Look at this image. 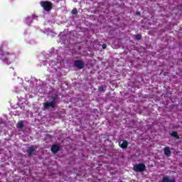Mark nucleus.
Listing matches in <instances>:
<instances>
[{
    "label": "nucleus",
    "instance_id": "nucleus-8",
    "mask_svg": "<svg viewBox=\"0 0 182 182\" xmlns=\"http://www.w3.org/2000/svg\"><path fill=\"white\" fill-rule=\"evenodd\" d=\"M162 182H176L175 178L170 179L167 176H164L162 178Z\"/></svg>",
    "mask_w": 182,
    "mask_h": 182
},
{
    "label": "nucleus",
    "instance_id": "nucleus-16",
    "mask_svg": "<svg viewBox=\"0 0 182 182\" xmlns=\"http://www.w3.org/2000/svg\"><path fill=\"white\" fill-rule=\"evenodd\" d=\"M52 99H53V100H56V99H58V95H55V96H53V97H52Z\"/></svg>",
    "mask_w": 182,
    "mask_h": 182
},
{
    "label": "nucleus",
    "instance_id": "nucleus-15",
    "mask_svg": "<svg viewBox=\"0 0 182 182\" xmlns=\"http://www.w3.org/2000/svg\"><path fill=\"white\" fill-rule=\"evenodd\" d=\"M71 14H73V15H77V9H73L71 11Z\"/></svg>",
    "mask_w": 182,
    "mask_h": 182
},
{
    "label": "nucleus",
    "instance_id": "nucleus-3",
    "mask_svg": "<svg viewBox=\"0 0 182 182\" xmlns=\"http://www.w3.org/2000/svg\"><path fill=\"white\" fill-rule=\"evenodd\" d=\"M6 55L7 56H6L5 54H2L1 55V59L6 65H11L12 60H11V58L9 57V53H7Z\"/></svg>",
    "mask_w": 182,
    "mask_h": 182
},
{
    "label": "nucleus",
    "instance_id": "nucleus-10",
    "mask_svg": "<svg viewBox=\"0 0 182 182\" xmlns=\"http://www.w3.org/2000/svg\"><path fill=\"white\" fill-rule=\"evenodd\" d=\"M128 146H129V143L126 140H124L121 144L120 147L121 149H127Z\"/></svg>",
    "mask_w": 182,
    "mask_h": 182
},
{
    "label": "nucleus",
    "instance_id": "nucleus-4",
    "mask_svg": "<svg viewBox=\"0 0 182 182\" xmlns=\"http://www.w3.org/2000/svg\"><path fill=\"white\" fill-rule=\"evenodd\" d=\"M44 108L49 109V107H52L53 109H55L56 107V101L52 100L50 102H46L43 103Z\"/></svg>",
    "mask_w": 182,
    "mask_h": 182
},
{
    "label": "nucleus",
    "instance_id": "nucleus-2",
    "mask_svg": "<svg viewBox=\"0 0 182 182\" xmlns=\"http://www.w3.org/2000/svg\"><path fill=\"white\" fill-rule=\"evenodd\" d=\"M41 6L43 8L44 11L49 12V11L52 10V3L50 1H41Z\"/></svg>",
    "mask_w": 182,
    "mask_h": 182
},
{
    "label": "nucleus",
    "instance_id": "nucleus-1",
    "mask_svg": "<svg viewBox=\"0 0 182 182\" xmlns=\"http://www.w3.org/2000/svg\"><path fill=\"white\" fill-rule=\"evenodd\" d=\"M133 169L136 173H143V171H146V165L144 164H137L134 165Z\"/></svg>",
    "mask_w": 182,
    "mask_h": 182
},
{
    "label": "nucleus",
    "instance_id": "nucleus-20",
    "mask_svg": "<svg viewBox=\"0 0 182 182\" xmlns=\"http://www.w3.org/2000/svg\"><path fill=\"white\" fill-rule=\"evenodd\" d=\"M33 18H35V16H33Z\"/></svg>",
    "mask_w": 182,
    "mask_h": 182
},
{
    "label": "nucleus",
    "instance_id": "nucleus-9",
    "mask_svg": "<svg viewBox=\"0 0 182 182\" xmlns=\"http://www.w3.org/2000/svg\"><path fill=\"white\" fill-rule=\"evenodd\" d=\"M169 134H170V136H172V137H174L177 140H178V139H180V136H178V133H177V132H176V131L172 132Z\"/></svg>",
    "mask_w": 182,
    "mask_h": 182
},
{
    "label": "nucleus",
    "instance_id": "nucleus-13",
    "mask_svg": "<svg viewBox=\"0 0 182 182\" xmlns=\"http://www.w3.org/2000/svg\"><path fill=\"white\" fill-rule=\"evenodd\" d=\"M135 39L136 41H140L141 39V34L138 33L135 35Z\"/></svg>",
    "mask_w": 182,
    "mask_h": 182
},
{
    "label": "nucleus",
    "instance_id": "nucleus-5",
    "mask_svg": "<svg viewBox=\"0 0 182 182\" xmlns=\"http://www.w3.org/2000/svg\"><path fill=\"white\" fill-rule=\"evenodd\" d=\"M74 66L77 68V69L82 70L85 68V61L76 60L74 61Z\"/></svg>",
    "mask_w": 182,
    "mask_h": 182
},
{
    "label": "nucleus",
    "instance_id": "nucleus-19",
    "mask_svg": "<svg viewBox=\"0 0 182 182\" xmlns=\"http://www.w3.org/2000/svg\"><path fill=\"white\" fill-rule=\"evenodd\" d=\"M2 50V48H0V52Z\"/></svg>",
    "mask_w": 182,
    "mask_h": 182
},
{
    "label": "nucleus",
    "instance_id": "nucleus-11",
    "mask_svg": "<svg viewBox=\"0 0 182 182\" xmlns=\"http://www.w3.org/2000/svg\"><path fill=\"white\" fill-rule=\"evenodd\" d=\"M33 151H35V148L33 146H30L27 149V153L28 156H32V153H33Z\"/></svg>",
    "mask_w": 182,
    "mask_h": 182
},
{
    "label": "nucleus",
    "instance_id": "nucleus-6",
    "mask_svg": "<svg viewBox=\"0 0 182 182\" xmlns=\"http://www.w3.org/2000/svg\"><path fill=\"white\" fill-rule=\"evenodd\" d=\"M59 150H60V147L56 144H53L51 146L52 153H58V151H59Z\"/></svg>",
    "mask_w": 182,
    "mask_h": 182
},
{
    "label": "nucleus",
    "instance_id": "nucleus-7",
    "mask_svg": "<svg viewBox=\"0 0 182 182\" xmlns=\"http://www.w3.org/2000/svg\"><path fill=\"white\" fill-rule=\"evenodd\" d=\"M164 153L165 156H166L167 157H170V154H171V151L170 150V148L168 146H166L164 149Z\"/></svg>",
    "mask_w": 182,
    "mask_h": 182
},
{
    "label": "nucleus",
    "instance_id": "nucleus-18",
    "mask_svg": "<svg viewBox=\"0 0 182 182\" xmlns=\"http://www.w3.org/2000/svg\"><path fill=\"white\" fill-rule=\"evenodd\" d=\"M136 15H140V12H136Z\"/></svg>",
    "mask_w": 182,
    "mask_h": 182
},
{
    "label": "nucleus",
    "instance_id": "nucleus-12",
    "mask_svg": "<svg viewBox=\"0 0 182 182\" xmlns=\"http://www.w3.org/2000/svg\"><path fill=\"white\" fill-rule=\"evenodd\" d=\"M17 129H23V122L21 121L17 123Z\"/></svg>",
    "mask_w": 182,
    "mask_h": 182
},
{
    "label": "nucleus",
    "instance_id": "nucleus-14",
    "mask_svg": "<svg viewBox=\"0 0 182 182\" xmlns=\"http://www.w3.org/2000/svg\"><path fill=\"white\" fill-rule=\"evenodd\" d=\"M99 92H106V89L103 86H100L98 87Z\"/></svg>",
    "mask_w": 182,
    "mask_h": 182
},
{
    "label": "nucleus",
    "instance_id": "nucleus-17",
    "mask_svg": "<svg viewBox=\"0 0 182 182\" xmlns=\"http://www.w3.org/2000/svg\"><path fill=\"white\" fill-rule=\"evenodd\" d=\"M107 48V45L102 44V49H106Z\"/></svg>",
    "mask_w": 182,
    "mask_h": 182
}]
</instances>
